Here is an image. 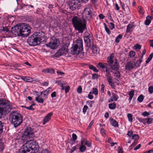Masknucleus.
<instances>
[{"label":"nucleus","mask_w":153,"mask_h":153,"mask_svg":"<svg viewBox=\"0 0 153 153\" xmlns=\"http://www.w3.org/2000/svg\"><path fill=\"white\" fill-rule=\"evenodd\" d=\"M11 32L16 36H22L23 37L28 36L30 32L27 24L22 23L17 24L11 28Z\"/></svg>","instance_id":"obj_1"},{"label":"nucleus","mask_w":153,"mask_h":153,"mask_svg":"<svg viewBox=\"0 0 153 153\" xmlns=\"http://www.w3.org/2000/svg\"><path fill=\"white\" fill-rule=\"evenodd\" d=\"M38 144L35 141H27L19 150L20 153H36L39 150Z\"/></svg>","instance_id":"obj_2"},{"label":"nucleus","mask_w":153,"mask_h":153,"mask_svg":"<svg viewBox=\"0 0 153 153\" xmlns=\"http://www.w3.org/2000/svg\"><path fill=\"white\" fill-rule=\"evenodd\" d=\"M46 37L45 33L42 31L33 34L27 40V42L31 46H35L39 45L41 43L45 42Z\"/></svg>","instance_id":"obj_3"},{"label":"nucleus","mask_w":153,"mask_h":153,"mask_svg":"<svg viewBox=\"0 0 153 153\" xmlns=\"http://www.w3.org/2000/svg\"><path fill=\"white\" fill-rule=\"evenodd\" d=\"M72 21L74 29L79 33H83L86 29V21L84 19L75 16L72 18Z\"/></svg>","instance_id":"obj_4"},{"label":"nucleus","mask_w":153,"mask_h":153,"mask_svg":"<svg viewBox=\"0 0 153 153\" xmlns=\"http://www.w3.org/2000/svg\"><path fill=\"white\" fill-rule=\"evenodd\" d=\"M83 41L82 38H79L74 42L72 47L70 53L72 55H77L81 52L83 50Z\"/></svg>","instance_id":"obj_5"},{"label":"nucleus","mask_w":153,"mask_h":153,"mask_svg":"<svg viewBox=\"0 0 153 153\" xmlns=\"http://www.w3.org/2000/svg\"><path fill=\"white\" fill-rule=\"evenodd\" d=\"M10 119L12 124L16 128L20 125L22 121V117L21 114L17 111H13L10 115Z\"/></svg>","instance_id":"obj_6"},{"label":"nucleus","mask_w":153,"mask_h":153,"mask_svg":"<svg viewBox=\"0 0 153 153\" xmlns=\"http://www.w3.org/2000/svg\"><path fill=\"white\" fill-rule=\"evenodd\" d=\"M11 109L10 106L6 102L5 99H0V118L4 112L6 114L9 113Z\"/></svg>","instance_id":"obj_7"},{"label":"nucleus","mask_w":153,"mask_h":153,"mask_svg":"<svg viewBox=\"0 0 153 153\" xmlns=\"http://www.w3.org/2000/svg\"><path fill=\"white\" fill-rule=\"evenodd\" d=\"M89 0H70V1L69 3V5L70 7V8L72 10H74L78 8L79 6L80 5V2L82 1L84 3H86ZM91 2L94 3H95L97 0H90Z\"/></svg>","instance_id":"obj_8"},{"label":"nucleus","mask_w":153,"mask_h":153,"mask_svg":"<svg viewBox=\"0 0 153 153\" xmlns=\"http://www.w3.org/2000/svg\"><path fill=\"white\" fill-rule=\"evenodd\" d=\"M33 136V129L30 127L27 128L24 131L22 137V140H24L25 139L32 138Z\"/></svg>","instance_id":"obj_9"},{"label":"nucleus","mask_w":153,"mask_h":153,"mask_svg":"<svg viewBox=\"0 0 153 153\" xmlns=\"http://www.w3.org/2000/svg\"><path fill=\"white\" fill-rule=\"evenodd\" d=\"M83 13L87 19H90L91 18L93 15L91 6L90 5L86 6L84 9Z\"/></svg>","instance_id":"obj_10"},{"label":"nucleus","mask_w":153,"mask_h":153,"mask_svg":"<svg viewBox=\"0 0 153 153\" xmlns=\"http://www.w3.org/2000/svg\"><path fill=\"white\" fill-rule=\"evenodd\" d=\"M68 45L67 44L64 45L63 47L55 54V56L59 57L63 55H66L68 53Z\"/></svg>","instance_id":"obj_11"},{"label":"nucleus","mask_w":153,"mask_h":153,"mask_svg":"<svg viewBox=\"0 0 153 153\" xmlns=\"http://www.w3.org/2000/svg\"><path fill=\"white\" fill-rule=\"evenodd\" d=\"M92 36L90 33L85 32L84 36V40L86 46L88 48L91 46V41L92 39Z\"/></svg>","instance_id":"obj_12"},{"label":"nucleus","mask_w":153,"mask_h":153,"mask_svg":"<svg viewBox=\"0 0 153 153\" xmlns=\"http://www.w3.org/2000/svg\"><path fill=\"white\" fill-rule=\"evenodd\" d=\"M59 42V40L56 39H53L49 43L46 44V45L51 49H55L58 47Z\"/></svg>","instance_id":"obj_13"},{"label":"nucleus","mask_w":153,"mask_h":153,"mask_svg":"<svg viewBox=\"0 0 153 153\" xmlns=\"http://www.w3.org/2000/svg\"><path fill=\"white\" fill-rule=\"evenodd\" d=\"M42 95V96L40 97V95H38L37 94V97L35 98V101L39 103H43L44 101L47 98L48 95V94L44 93V91Z\"/></svg>","instance_id":"obj_14"},{"label":"nucleus","mask_w":153,"mask_h":153,"mask_svg":"<svg viewBox=\"0 0 153 153\" xmlns=\"http://www.w3.org/2000/svg\"><path fill=\"white\" fill-rule=\"evenodd\" d=\"M111 68L114 70L117 71L119 70L120 65L118 61L115 59L114 61L111 64H109Z\"/></svg>","instance_id":"obj_15"},{"label":"nucleus","mask_w":153,"mask_h":153,"mask_svg":"<svg viewBox=\"0 0 153 153\" xmlns=\"http://www.w3.org/2000/svg\"><path fill=\"white\" fill-rule=\"evenodd\" d=\"M135 65V62L129 61L125 65V69L128 71H130L133 69Z\"/></svg>","instance_id":"obj_16"},{"label":"nucleus","mask_w":153,"mask_h":153,"mask_svg":"<svg viewBox=\"0 0 153 153\" xmlns=\"http://www.w3.org/2000/svg\"><path fill=\"white\" fill-rule=\"evenodd\" d=\"M107 80L109 85L112 87V88H114V85L112 81V78L111 76V74H105Z\"/></svg>","instance_id":"obj_17"},{"label":"nucleus","mask_w":153,"mask_h":153,"mask_svg":"<svg viewBox=\"0 0 153 153\" xmlns=\"http://www.w3.org/2000/svg\"><path fill=\"white\" fill-rule=\"evenodd\" d=\"M53 113L50 112L46 115L44 119L43 124L45 125L48 122L51 120V118L53 115Z\"/></svg>","instance_id":"obj_18"},{"label":"nucleus","mask_w":153,"mask_h":153,"mask_svg":"<svg viewBox=\"0 0 153 153\" xmlns=\"http://www.w3.org/2000/svg\"><path fill=\"white\" fill-rule=\"evenodd\" d=\"M91 48L92 50V52L93 53L97 54L99 51V48L97 47L96 45L94 44L92 45L91 46Z\"/></svg>","instance_id":"obj_19"},{"label":"nucleus","mask_w":153,"mask_h":153,"mask_svg":"<svg viewBox=\"0 0 153 153\" xmlns=\"http://www.w3.org/2000/svg\"><path fill=\"white\" fill-rule=\"evenodd\" d=\"M106 66H108V64L106 63L99 62L97 65V67L101 69V70L103 71Z\"/></svg>","instance_id":"obj_20"},{"label":"nucleus","mask_w":153,"mask_h":153,"mask_svg":"<svg viewBox=\"0 0 153 153\" xmlns=\"http://www.w3.org/2000/svg\"><path fill=\"white\" fill-rule=\"evenodd\" d=\"M42 71L45 73H49L51 74H54V70L52 68H48L42 70Z\"/></svg>","instance_id":"obj_21"},{"label":"nucleus","mask_w":153,"mask_h":153,"mask_svg":"<svg viewBox=\"0 0 153 153\" xmlns=\"http://www.w3.org/2000/svg\"><path fill=\"white\" fill-rule=\"evenodd\" d=\"M110 121L111 124L114 127H118V124L117 122L113 118H111L110 119Z\"/></svg>","instance_id":"obj_22"},{"label":"nucleus","mask_w":153,"mask_h":153,"mask_svg":"<svg viewBox=\"0 0 153 153\" xmlns=\"http://www.w3.org/2000/svg\"><path fill=\"white\" fill-rule=\"evenodd\" d=\"M114 56V54L113 53L111 54L109 57H108L107 61L109 64H111L114 61L115 59H113Z\"/></svg>","instance_id":"obj_23"},{"label":"nucleus","mask_w":153,"mask_h":153,"mask_svg":"<svg viewBox=\"0 0 153 153\" xmlns=\"http://www.w3.org/2000/svg\"><path fill=\"white\" fill-rule=\"evenodd\" d=\"M84 141H81V145L79 149L80 151L81 152H83L86 150V147L84 145H83Z\"/></svg>","instance_id":"obj_24"},{"label":"nucleus","mask_w":153,"mask_h":153,"mask_svg":"<svg viewBox=\"0 0 153 153\" xmlns=\"http://www.w3.org/2000/svg\"><path fill=\"white\" fill-rule=\"evenodd\" d=\"M129 97L128 98V101L130 103L132 98L134 95V91L133 90H132L131 91L129 92L128 94Z\"/></svg>","instance_id":"obj_25"},{"label":"nucleus","mask_w":153,"mask_h":153,"mask_svg":"<svg viewBox=\"0 0 153 153\" xmlns=\"http://www.w3.org/2000/svg\"><path fill=\"white\" fill-rule=\"evenodd\" d=\"M134 26V25L132 24H129L127 26V30H126V33H129L131 32L132 31V28Z\"/></svg>","instance_id":"obj_26"},{"label":"nucleus","mask_w":153,"mask_h":153,"mask_svg":"<svg viewBox=\"0 0 153 153\" xmlns=\"http://www.w3.org/2000/svg\"><path fill=\"white\" fill-rule=\"evenodd\" d=\"M5 145L2 142V140H0V152H2L5 148Z\"/></svg>","instance_id":"obj_27"},{"label":"nucleus","mask_w":153,"mask_h":153,"mask_svg":"<svg viewBox=\"0 0 153 153\" xmlns=\"http://www.w3.org/2000/svg\"><path fill=\"white\" fill-rule=\"evenodd\" d=\"M89 68L91 70H93L94 71L98 72V70L93 65H90L89 66Z\"/></svg>","instance_id":"obj_28"},{"label":"nucleus","mask_w":153,"mask_h":153,"mask_svg":"<svg viewBox=\"0 0 153 153\" xmlns=\"http://www.w3.org/2000/svg\"><path fill=\"white\" fill-rule=\"evenodd\" d=\"M108 106L111 109H114L116 108V105L114 102H113L109 104Z\"/></svg>","instance_id":"obj_29"},{"label":"nucleus","mask_w":153,"mask_h":153,"mask_svg":"<svg viewBox=\"0 0 153 153\" xmlns=\"http://www.w3.org/2000/svg\"><path fill=\"white\" fill-rule=\"evenodd\" d=\"M122 35L121 34H119L117 37L116 38L115 42H116L118 43L119 42L120 39H121L122 38Z\"/></svg>","instance_id":"obj_30"},{"label":"nucleus","mask_w":153,"mask_h":153,"mask_svg":"<svg viewBox=\"0 0 153 153\" xmlns=\"http://www.w3.org/2000/svg\"><path fill=\"white\" fill-rule=\"evenodd\" d=\"M153 56V53H151L146 61V63H149L151 60Z\"/></svg>","instance_id":"obj_31"},{"label":"nucleus","mask_w":153,"mask_h":153,"mask_svg":"<svg viewBox=\"0 0 153 153\" xmlns=\"http://www.w3.org/2000/svg\"><path fill=\"white\" fill-rule=\"evenodd\" d=\"M144 99V96L143 95H140L137 98V100L140 102H142Z\"/></svg>","instance_id":"obj_32"},{"label":"nucleus","mask_w":153,"mask_h":153,"mask_svg":"<svg viewBox=\"0 0 153 153\" xmlns=\"http://www.w3.org/2000/svg\"><path fill=\"white\" fill-rule=\"evenodd\" d=\"M104 27L105 30L108 35H110L111 34V31L108 28L106 25L105 23H104Z\"/></svg>","instance_id":"obj_33"},{"label":"nucleus","mask_w":153,"mask_h":153,"mask_svg":"<svg viewBox=\"0 0 153 153\" xmlns=\"http://www.w3.org/2000/svg\"><path fill=\"white\" fill-rule=\"evenodd\" d=\"M132 115L131 114L128 113L127 114V117L129 121L130 122L132 121Z\"/></svg>","instance_id":"obj_34"},{"label":"nucleus","mask_w":153,"mask_h":153,"mask_svg":"<svg viewBox=\"0 0 153 153\" xmlns=\"http://www.w3.org/2000/svg\"><path fill=\"white\" fill-rule=\"evenodd\" d=\"M109 65H108V66H106V67L105 68V70L104 69L103 71H105L106 72V74H110V68L108 67Z\"/></svg>","instance_id":"obj_35"},{"label":"nucleus","mask_w":153,"mask_h":153,"mask_svg":"<svg viewBox=\"0 0 153 153\" xmlns=\"http://www.w3.org/2000/svg\"><path fill=\"white\" fill-rule=\"evenodd\" d=\"M137 119L140 122L143 123L144 124H145L146 122V118H137Z\"/></svg>","instance_id":"obj_36"},{"label":"nucleus","mask_w":153,"mask_h":153,"mask_svg":"<svg viewBox=\"0 0 153 153\" xmlns=\"http://www.w3.org/2000/svg\"><path fill=\"white\" fill-rule=\"evenodd\" d=\"M114 76L116 77L117 78L119 79L120 77V72L119 71H117V72L115 73Z\"/></svg>","instance_id":"obj_37"},{"label":"nucleus","mask_w":153,"mask_h":153,"mask_svg":"<svg viewBox=\"0 0 153 153\" xmlns=\"http://www.w3.org/2000/svg\"><path fill=\"white\" fill-rule=\"evenodd\" d=\"M139 136L138 135L134 134L132 137V139L135 140H138L139 139Z\"/></svg>","instance_id":"obj_38"},{"label":"nucleus","mask_w":153,"mask_h":153,"mask_svg":"<svg viewBox=\"0 0 153 153\" xmlns=\"http://www.w3.org/2000/svg\"><path fill=\"white\" fill-rule=\"evenodd\" d=\"M146 122L148 124H150L152 123L153 119L152 118H146Z\"/></svg>","instance_id":"obj_39"},{"label":"nucleus","mask_w":153,"mask_h":153,"mask_svg":"<svg viewBox=\"0 0 153 153\" xmlns=\"http://www.w3.org/2000/svg\"><path fill=\"white\" fill-rule=\"evenodd\" d=\"M92 94H94L95 95H97L98 94V91L97 88H93Z\"/></svg>","instance_id":"obj_40"},{"label":"nucleus","mask_w":153,"mask_h":153,"mask_svg":"<svg viewBox=\"0 0 153 153\" xmlns=\"http://www.w3.org/2000/svg\"><path fill=\"white\" fill-rule=\"evenodd\" d=\"M135 53L134 51H131L129 52V55L131 57H133L134 56Z\"/></svg>","instance_id":"obj_41"},{"label":"nucleus","mask_w":153,"mask_h":153,"mask_svg":"<svg viewBox=\"0 0 153 153\" xmlns=\"http://www.w3.org/2000/svg\"><path fill=\"white\" fill-rule=\"evenodd\" d=\"M134 49H140L141 48V46L140 45L137 44L134 45Z\"/></svg>","instance_id":"obj_42"},{"label":"nucleus","mask_w":153,"mask_h":153,"mask_svg":"<svg viewBox=\"0 0 153 153\" xmlns=\"http://www.w3.org/2000/svg\"><path fill=\"white\" fill-rule=\"evenodd\" d=\"M88 108L87 106L85 105L84 106L83 109V112L85 114L86 111L88 109Z\"/></svg>","instance_id":"obj_43"},{"label":"nucleus","mask_w":153,"mask_h":153,"mask_svg":"<svg viewBox=\"0 0 153 153\" xmlns=\"http://www.w3.org/2000/svg\"><path fill=\"white\" fill-rule=\"evenodd\" d=\"M99 76L97 74H92V78L93 79H98V78Z\"/></svg>","instance_id":"obj_44"},{"label":"nucleus","mask_w":153,"mask_h":153,"mask_svg":"<svg viewBox=\"0 0 153 153\" xmlns=\"http://www.w3.org/2000/svg\"><path fill=\"white\" fill-rule=\"evenodd\" d=\"M25 81L28 82H31L32 81V79L29 77H26L24 78V79Z\"/></svg>","instance_id":"obj_45"},{"label":"nucleus","mask_w":153,"mask_h":153,"mask_svg":"<svg viewBox=\"0 0 153 153\" xmlns=\"http://www.w3.org/2000/svg\"><path fill=\"white\" fill-rule=\"evenodd\" d=\"M72 139L73 140L75 141L77 138V136L75 134H72Z\"/></svg>","instance_id":"obj_46"},{"label":"nucleus","mask_w":153,"mask_h":153,"mask_svg":"<svg viewBox=\"0 0 153 153\" xmlns=\"http://www.w3.org/2000/svg\"><path fill=\"white\" fill-rule=\"evenodd\" d=\"M2 30L6 32H9V29L7 27H3L2 29Z\"/></svg>","instance_id":"obj_47"},{"label":"nucleus","mask_w":153,"mask_h":153,"mask_svg":"<svg viewBox=\"0 0 153 153\" xmlns=\"http://www.w3.org/2000/svg\"><path fill=\"white\" fill-rule=\"evenodd\" d=\"M3 126L2 122L0 121V134L2 132Z\"/></svg>","instance_id":"obj_48"},{"label":"nucleus","mask_w":153,"mask_h":153,"mask_svg":"<svg viewBox=\"0 0 153 153\" xmlns=\"http://www.w3.org/2000/svg\"><path fill=\"white\" fill-rule=\"evenodd\" d=\"M149 92L150 94H152L153 92V86H151L149 87Z\"/></svg>","instance_id":"obj_49"},{"label":"nucleus","mask_w":153,"mask_h":153,"mask_svg":"<svg viewBox=\"0 0 153 153\" xmlns=\"http://www.w3.org/2000/svg\"><path fill=\"white\" fill-rule=\"evenodd\" d=\"M82 88L81 86H79L78 87L77 89V92L79 93H81L82 92Z\"/></svg>","instance_id":"obj_50"},{"label":"nucleus","mask_w":153,"mask_h":153,"mask_svg":"<svg viewBox=\"0 0 153 153\" xmlns=\"http://www.w3.org/2000/svg\"><path fill=\"white\" fill-rule=\"evenodd\" d=\"M94 102L93 101H87V104L90 107H91L92 103H94Z\"/></svg>","instance_id":"obj_51"},{"label":"nucleus","mask_w":153,"mask_h":153,"mask_svg":"<svg viewBox=\"0 0 153 153\" xmlns=\"http://www.w3.org/2000/svg\"><path fill=\"white\" fill-rule=\"evenodd\" d=\"M23 107H24L26 108L29 110H33L34 109L32 107V105H30L29 107H26V106H23Z\"/></svg>","instance_id":"obj_52"},{"label":"nucleus","mask_w":153,"mask_h":153,"mask_svg":"<svg viewBox=\"0 0 153 153\" xmlns=\"http://www.w3.org/2000/svg\"><path fill=\"white\" fill-rule=\"evenodd\" d=\"M112 97H113V99L115 100V101H117L118 98L117 97V95L114 94H113V96Z\"/></svg>","instance_id":"obj_53"},{"label":"nucleus","mask_w":153,"mask_h":153,"mask_svg":"<svg viewBox=\"0 0 153 153\" xmlns=\"http://www.w3.org/2000/svg\"><path fill=\"white\" fill-rule=\"evenodd\" d=\"M109 27L111 30H112L114 28V25L113 23H110L109 24Z\"/></svg>","instance_id":"obj_54"},{"label":"nucleus","mask_w":153,"mask_h":153,"mask_svg":"<svg viewBox=\"0 0 153 153\" xmlns=\"http://www.w3.org/2000/svg\"><path fill=\"white\" fill-rule=\"evenodd\" d=\"M85 144L86 145L90 147L91 145V143L89 141H86L85 143Z\"/></svg>","instance_id":"obj_55"},{"label":"nucleus","mask_w":153,"mask_h":153,"mask_svg":"<svg viewBox=\"0 0 153 153\" xmlns=\"http://www.w3.org/2000/svg\"><path fill=\"white\" fill-rule=\"evenodd\" d=\"M100 132L103 136L105 135V130L103 128H102L100 130Z\"/></svg>","instance_id":"obj_56"},{"label":"nucleus","mask_w":153,"mask_h":153,"mask_svg":"<svg viewBox=\"0 0 153 153\" xmlns=\"http://www.w3.org/2000/svg\"><path fill=\"white\" fill-rule=\"evenodd\" d=\"M94 121L93 120H92L91 122L89 124V125L88 126V127L87 128V129L88 130H89L90 129L91 126H92V125H93V123H94Z\"/></svg>","instance_id":"obj_57"},{"label":"nucleus","mask_w":153,"mask_h":153,"mask_svg":"<svg viewBox=\"0 0 153 153\" xmlns=\"http://www.w3.org/2000/svg\"><path fill=\"white\" fill-rule=\"evenodd\" d=\"M151 23V20L149 19H146L145 21V24L147 25H148Z\"/></svg>","instance_id":"obj_58"},{"label":"nucleus","mask_w":153,"mask_h":153,"mask_svg":"<svg viewBox=\"0 0 153 153\" xmlns=\"http://www.w3.org/2000/svg\"><path fill=\"white\" fill-rule=\"evenodd\" d=\"M133 131H128L127 135L129 137H131L132 135H133Z\"/></svg>","instance_id":"obj_59"},{"label":"nucleus","mask_w":153,"mask_h":153,"mask_svg":"<svg viewBox=\"0 0 153 153\" xmlns=\"http://www.w3.org/2000/svg\"><path fill=\"white\" fill-rule=\"evenodd\" d=\"M56 83H57L58 85L60 87L62 86L63 85V82L61 81H57L56 82Z\"/></svg>","instance_id":"obj_60"},{"label":"nucleus","mask_w":153,"mask_h":153,"mask_svg":"<svg viewBox=\"0 0 153 153\" xmlns=\"http://www.w3.org/2000/svg\"><path fill=\"white\" fill-rule=\"evenodd\" d=\"M142 61L141 60L139 59L136 62L135 65H137L138 66H140V64L142 62Z\"/></svg>","instance_id":"obj_61"},{"label":"nucleus","mask_w":153,"mask_h":153,"mask_svg":"<svg viewBox=\"0 0 153 153\" xmlns=\"http://www.w3.org/2000/svg\"><path fill=\"white\" fill-rule=\"evenodd\" d=\"M70 89V87L69 86H68L65 87V91L66 93H67L69 91Z\"/></svg>","instance_id":"obj_62"},{"label":"nucleus","mask_w":153,"mask_h":153,"mask_svg":"<svg viewBox=\"0 0 153 153\" xmlns=\"http://www.w3.org/2000/svg\"><path fill=\"white\" fill-rule=\"evenodd\" d=\"M149 115V114L146 111L143 112L142 113V115L144 116H148Z\"/></svg>","instance_id":"obj_63"},{"label":"nucleus","mask_w":153,"mask_h":153,"mask_svg":"<svg viewBox=\"0 0 153 153\" xmlns=\"http://www.w3.org/2000/svg\"><path fill=\"white\" fill-rule=\"evenodd\" d=\"M41 153H49L47 149H43Z\"/></svg>","instance_id":"obj_64"}]
</instances>
